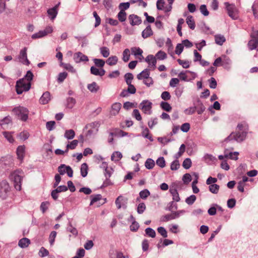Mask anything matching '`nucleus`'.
Here are the masks:
<instances>
[{
  "label": "nucleus",
  "mask_w": 258,
  "mask_h": 258,
  "mask_svg": "<svg viewBox=\"0 0 258 258\" xmlns=\"http://www.w3.org/2000/svg\"><path fill=\"white\" fill-rule=\"evenodd\" d=\"M33 76V73L30 71H28L23 79L17 82L16 89L17 94H21L23 92L29 90L31 87V81Z\"/></svg>",
  "instance_id": "obj_1"
},
{
  "label": "nucleus",
  "mask_w": 258,
  "mask_h": 258,
  "mask_svg": "<svg viewBox=\"0 0 258 258\" xmlns=\"http://www.w3.org/2000/svg\"><path fill=\"white\" fill-rule=\"evenodd\" d=\"M248 131V125L245 122L239 123L237 125L235 133H231L226 139L227 141L234 140L237 142H240L243 141Z\"/></svg>",
  "instance_id": "obj_2"
},
{
  "label": "nucleus",
  "mask_w": 258,
  "mask_h": 258,
  "mask_svg": "<svg viewBox=\"0 0 258 258\" xmlns=\"http://www.w3.org/2000/svg\"><path fill=\"white\" fill-rule=\"evenodd\" d=\"M24 177V173L21 169H17L11 172L9 179L13 182L16 190L21 189L22 181Z\"/></svg>",
  "instance_id": "obj_3"
},
{
  "label": "nucleus",
  "mask_w": 258,
  "mask_h": 258,
  "mask_svg": "<svg viewBox=\"0 0 258 258\" xmlns=\"http://www.w3.org/2000/svg\"><path fill=\"white\" fill-rule=\"evenodd\" d=\"M224 4L228 16L233 20L238 19L239 18V10L235 5L228 2H225Z\"/></svg>",
  "instance_id": "obj_4"
},
{
  "label": "nucleus",
  "mask_w": 258,
  "mask_h": 258,
  "mask_svg": "<svg viewBox=\"0 0 258 258\" xmlns=\"http://www.w3.org/2000/svg\"><path fill=\"white\" fill-rule=\"evenodd\" d=\"M11 186L9 182L3 180L0 182V197L3 199H6L10 194Z\"/></svg>",
  "instance_id": "obj_5"
},
{
  "label": "nucleus",
  "mask_w": 258,
  "mask_h": 258,
  "mask_svg": "<svg viewBox=\"0 0 258 258\" xmlns=\"http://www.w3.org/2000/svg\"><path fill=\"white\" fill-rule=\"evenodd\" d=\"M13 111L23 121H26L28 117V110L24 107L19 106L15 108Z\"/></svg>",
  "instance_id": "obj_6"
},
{
  "label": "nucleus",
  "mask_w": 258,
  "mask_h": 258,
  "mask_svg": "<svg viewBox=\"0 0 258 258\" xmlns=\"http://www.w3.org/2000/svg\"><path fill=\"white\" fill-rule=\"evenodd\" d=\"M248 46L250 50L255 49L258 46V31L253 30L250 35V40L249 41Z\"/></svg>",
  "instance_id": "obj_7"
},
{
  "label": "nucleus",
  "mask_w": 258,
  "mask_h": 258,
  "mask_svg": "<svg viewBox=\"0 0 258 258\" xmlns=\"http://www.w3.org/2000/svg\"><path fill=\"white\" fill-rule=\"evenodd\" d=\"M99 124L97 122H93L86 125V129L87 130L86 136L90 137L97 134L98 131Z\"/></svg>",
  "instance_id": "obj_8"
},
{
  "label": "nucleus",
  "mask_w": 258,
  "mask_h": 258,
  "mask_svg": "<svg viewBox=\"0 0 258 258\" xmlns=\"http://www.w3.org/2000/svg\"><path fill=\"white\" fill-rule=\"evenodd\" d=\"M0 165L5 168L12 167L14 165V158L10 155L1 157Z\"/></svg>",
  "instance_id": "obj_9"
},
{
  "label": "nucleus",
  "mask_w": 258,
  "mask_h": 258,
  "mask_svg": "<svg viewBox=\"0 0 258 258\" xmlns=\"http://www.w3.org/2000/svg\"><path fill=\"white\" fill-rule=\"evenodd\" d=\"M179 78L184 81H189L194 80L197 77L196 73L189 71L182 72L178 75Z\"/></svg>",
  "instance_id": "obj_10"
},
{
  "label": "nucleus",
  "mask_w": 258,
  "mask_h": 258,
  "mask_svg": "<svg viewBox=\"0 0 258 258\" xmlns=\"http://www.w3.org/2000/svg\"><path fill=\"white\" fill-rule=\"evenodd\" d=\"M53 31V28L52 26H48L44 30L39 31L38 32L33 34L31 36L32 39L40 38L47 35L48 34L52 33Z\"/></svg>",
  "instance_id": "obj_11"
},
{
  "label": "nucleus",
  "mask_w": 258,
  "mask_h": 258,
  "mask_svg": "<svg viewBox=\"0 0 258 258\" xmlns=\"http://www.w3.org/2000/svg\"><path fill=\"white\" fill-rule=\"evenodd\" d=\"M127 201L128 199L126 197L120 195L116 198L115 203L118 209H120L121 208L126 209Z\"/></svg>",
  "instance_id": "obj_12"
},
{
  "label": "nucleus",
  "mask_w": 258,
  "mask_h": 258,
  "mask_svg": "<svg viewBox=\"0 0 258 258\" xmlns=\"http://www.w3.org/2000/svg\"><path fill=\"white\" fill-rule=\"evenodd\" d=\"M152 103L148 100L143 101L140 105V107L142 111L146 114L151 113Z\"/></svg>",
  "instance_id": "obj_13"
},
{
  "label": "nucleus",
  "mask_w": 258,
  "mask_h": 258,
  "mask_svg": "<svg viewBox=\"0 0 258 258\" xmlns=\"http://www.w3.org/2000/svg\"><path fill=\"white\" fill-rule=\"evenodd\" d=\"M58 171L61 175H63L66 173L69 177L73 176V171L71 167L69 166H66L64 164H61L58 167Z\"/></svg>",
  "instance_id": "obj_14"
},
{
  "label": "nucleus",
  "mask_w": 258,
  "mask_h": 258,
  "mask_svg": "<svg viewBox=\"0 0 258 258\" xmlns=\"http://www.w3.org/2000/svg\"><path fill=\"white\" fill-rule=\"evenodd\" d=\"M18 58H19V61L22 62V63L26 64V65L29 64L30 62L27 58V48L26 47H25L23 49H22V50H21V51L20 52V54L18 56Z\"/></svg>",
  "instance_id": "obj_15"
},
{
  "label": "nucleus",
  "mask_w": 258,
  "mask_h": 258,
  "mask_svg": "<svg viewBox=\"0 0 258 258\" xmlns=\"http://www.w3.org/2000/svg\"><path fill=\"white\" fill-rule=\"evenodd\" d=\"M146 61L148 63V69L150 70H154L156 68V59L153 55H148L145 59Z\"/></svg>",
  "instance_id": "obj_16"
},
{
  "label": "nucleus",
  "mask_w": 258,
  "mask_h": 258,
  "mask_svg": "<svg viewBox=\"0 0 258 258\" xmlns=\"http://www.w3.org/2000/svg\"><path fill=\"white\" fill-rule=\"evenodd\" d=\"M73 58L76 63L87 62L89 60L88 57L81 52L74 53Z\"/></svg>",
  "instance_id": "obj_17"
},
{
  "label": "nucleus",
  "mask_w": 258,
  "mask_h": 258,
  "mask_svg": "<svg viewBox=\"0 0 258 258\" xmlns=\"http://www.w3.org/2000/svg\"><path fill=\"white\" fill-rule=\"evenodd\" d=\"M16 154L17 158L22 161L25 155V146L24 145L19 146L17 148Z\"/></svg>",
  "instance_id": "obj_18"
},
{
  "label": "nucleus",
  "mask_w": 258,
  "mask_h": 258,
  "mask_svg": "<svg viewBox=\"0 0 258 258\" xmlns=\"http://www.w3.org/2000/svg\"><path fill=\"white\" fill-rule=\"evenodd\" d=\"M130 24L133 25H138L141 23V19L139 17L135 15H131L128 17Z\"/></svg>",
  "instance_id": "obj_19"
},
{
  "label": "nucleus",
  "mask_w": 258,
  "mask_h": 258,
  "mask_svg": "<svg viewBox=\"0 0 258 258\" xmlns=\"http://www.w3.org/2000/svg\"><path fill=\"white\" fill-rule=\"evenodd\" d=\"M121 107V104L120 103L116 102L113 103L111 106L110 114L113 116L117 115L119 113Z\"/></svg>",
  "instance_id": "obj_20"
},
{
  "label": "nucleus",
  "mask_w": 258,
  "mask_h": 258,
  "mask_svg": "<svg viewBox=\"0 0 258 258\" xmlns=\"http://www.w3.org/2000/svg\"><path fill=\"white\" fill-rule=\"evenodd\" d=\"M59 4L60 3H59L53 8L48 10V15L51 20H53L56 17L57 14V9Z\"/></svg>",
  "instance_id": "obj_21"
},
{
  "label": "nucleus",
  "mask_w": 258,
  "mask_h": 258,
  "mask_svg": "<svg viewBox=\"0 0 258 258\" xmlns=\"http://www.w3.org/2000/svg\"><path fill=\"white\" fill-rule=\"evenodd\" d=\"M90 72L92 74L100 77L104 76L105 74V71L103 69H99L95 67L91 68Z\"/></svg>",
  "instance_id": "obj_22"
},
{
  "label": "nucleus",
  "mask_w": 258,
  "mask_h": 258,
  "mask_svg": "<svg viewBox=\"0 0 258 258\" xmlns=\"http://www.w3.org/2000/svg\"><path fill=\"white\" fill-rule=\"evenodd\" d=\"M50 100V94L48 92H45L40 98L39 102L42 104H46Z\"/></svg>",
  "instance_id": "obj_23"
},
{
  "label": "nucleus",
  "mask_w": 258,
  "mask_h": 258,
  "mask_svg": "<svg viewBox=\"0 0 258 258\" xmlns=\"http://www.w3.org/2000/svg\"><path fill=\"white\" fill-rule=\"evenodd\" d=\"M150 69H146L144 70H143L141 73L137 75V78L138 80H145L146 79H147L148 77L150 76Z\"/></svg>",
  "instance_id": "obj_24"
},
{
  "label": "nucleus",
  "mask_w": 258,
  "mask_h": 258,
  "mask_svg": "<svg viewBox=\"0 0 258 258\" xmlns=\"http://www.w3.org/2000/svg\"><path fill=\"white\" fill-rule=\"evenodd\" d=\"M131 52L133 54H134L135 56H140L138 58L140 59H141L142 58H143V56L142 55L143 53V50L140 48L139 47H132L131 49Z\"/></svg>",
  "instance_id": "obj_25"
},
{
  "label": "nucleus",
  "mask_w": 258,
  "mask_h": 258,
  "mask_svg": "<svg viewBox=\"0 0 258 258\" xmlns=\"http://www.w3.org/2000/svg\"><path fill=\"white\" fill-rule=\"evenodd\" d=\"M30 244V240L27 238H23L18 242V245L21 248L27 247Z\"/></svg>",
  "instance_id": "obj_26"
},
{
  "label": "nucleus",
  "mask_w": 258,
  "mask_h": 258,
  "mask_svg": "<svg viewBox=\"0 0 258 258\" xmlns=\"http://www.w3.org/2000/svg\"><path fill=\"white\" fill-rule=\"evenodd\" d=\"M153 35V31L150 25L142 32V35L144 38H147Z\"/></svg>",
  "instance_id": "obj_27"
},
{
  "label": "nucleus",
  "mask_w": 258,
  "mask_h": 258,
  "mask_svg": "<svg viewBox=\"0 0 258 258\" xmlns=\"http://www.w3.org/2000/svg\"><path fill=\"white\" fill-rule=\"evenodd\" d=\"M214 38L216 43L219 45H222L226 41L225 37L221 34L215 35Z\"/></svg>",
  "instance_id": "obj_28"
},
{
  "label": "nucleus",
  "mask_w": 258,
  "mask_h": 258,
  "mask_svg": "<svg viewBox=\"0 0 258 258\" xmlns=\"http://www.w3.org/2000/svg\"><path fill=\"white\" fill-rule=\"evenodd\" d=\"M186 22L188 27L192 30L195 28V23L194 19L191 16H189L186 19Z\"/></svg>",
  "instance_id": "obj_29"
},
{
  "label": "nucleus",
  "mask_w": 258,
  "mask_h": 258,
  "mask_svg": "<svg viewBox=\"0 0 258 258\" xmlns=\"http://www.w3.org/2000/svg\"><path fill=\"white\" fill-rule=\"evenodd\" d=\"M118 61V58L116 56L113 55L109 57L106 60V63L109 66H114Z\"/></svg>",
  "instance_id": "obj_30"
},
{
  "label": "nucleus",
  "mask_w": 258,
  "mask_h": 258,
  "mask_svg": "<svg viewBox=\"0 0 258 258\" xmlns=\"http://www.w3.org/2000/svg\"><path fill=\"white\" fill-rule=\"evenodd\" d=\"M130 50L128 48L125 49L122 52V60L124 62H127L130 57Z\"/></svg>",
  "instance_id": "obj_31"
},
{
  "label": "nucleus",
  "mask_w": 258,
  "mask_h": 258,
  "mask_svg": "<svg viewBox=\"0 0 258 258\" xmlns=\"http://www.w3.org/2000/svg\"><path fill=\"white\" fill-rule=\"evenodd\" d=\"M170 192L172 196L173 200L176 202H179L180 201V198L179 194L177 190L175 188H171Z\"/></svg>",
  "instance_id": "obj_32"
},
{
  "label": "nucleus",
  "mask_w": 258,
  "mask_h": 258,
  "mask_svg": "<svg viewBox=\"0 0 258 258\" xmlns=\"http://www.w3.org/2000/svg\"><path fill=\"white\" fill-rule=\"evenodd\" d=\"M204 160L206 163L209 164H211L216 160L215 157L210 154H206L204 156Z\"/></svg>",
  "instance_id": "obj_33"
},
{
  "label": "nucleus",
  "mask_w": 258,
  "mask_h": 258,
  "mask_svg": "<svg viewBox=\"0 0 258 258\" xmlns=\"http://www.w3.org/2000/svg\"><path fill=\"white\" fill-rule=\"evenodd\" d=\"M87 88L91 92H96L99 89V87L95 82H93L92 83L89 84Z\"/></svg>",
  "instance_id": "obj_34"
},
{
  "label": "nucleus",
  "mask_w": 258,
  "mask_h": 258,
  "mask_svg": "<svg viewBox=\"0 0 258 258\" xmlns=\"http://www.w3.org/2000/svg\"><path fill=\"white\" fill-rule=\"evenodd\" d=\"M60 65L61 66H62L64 69L67 70V71H68L72 73H75L76 72V70L70 63H61V64H60Z\"/></svg>",
  "instance_id": "obj_35"
},
{
  "label": "nucleus",
  "mask_w": 258,
  "mask_h": 258,
  "mask_svg": "<svg viewBox=\"0 0 258 258\" xmlns=\"http://www.w3.org/2000/svg\"><path fill=\"white\" fill-rule=\"evenodd\" d=\"M3 134L5 138L8 141H9L11 143H13L15 140L13 137V135L12 134V133L8 132H3Z\"/></svg>",
  "instance_id": "obj_36"
},
{
  "label": "nucleus",
  "mask_w": 258,
  "mask_h": 258,
  "mask_svg": "<svg viewBox=\"0 0 258 258\" xmlns=\"http://www.w3.org/2000/svg\"><path fill=\"white\" fill-rule=\"evenodd\" d=\"M157 8L160 10H164L169 8V6L168 7H164L165 2L164 0H158L157 2Z\"/></svg>",
  "instance_id": "obj_37"
},
{
  "label": "nucleus",
  "mask_w": 258,
  "mask_h": 258,
  "mask_svg": "<svg viewBox=\"0 0 258 258\" xmlns=\"http://www.w3.org/2000/svg\"><path fill=\"white\" fill-rule=\"evenodd\" d=\"M88 165L86 163H83L81 166V175L85 177L88 174Z\"/></svg>",
  "instance_id": "obj_38"
},
{
  "label": "nucleus",
  "mask_w": 258,
  "mask_h": 258,
  "mask_svg": "<svg viewBox=\"0 0 258 258\" xmlns=\"http://www.w3.org/2000/svg\"><path fill=\"white\" fill-rule=\"evenodd\" d=\"M122 156L120 152H114L111 157V160L114 161H118L121 158Z\"/></svg>",
  "instance_id": "obj_39"
},
{
  "label": "nucleus",
  "mask_w": 258,
  "mask_h": 258,
  "mask_svg": "<svg viewBox=\"0 0 258 258\" xmlns=\"http://www.w3.org/2000/svg\"><path fill=\"white\" fill-rule=\"evenodd\" d=\"M160 106L163 110L167 112H170L172 109L171 106L167 102H162L160 103Z\"/></svg>",
  "instance_id": "obj_40"
},
{
  "label": "nucleus",
  "mask_w": 258,
  "mask_h": 258,
  "mask_svg": "<svg viewBox=\"0 0 258 258\" xmlns=\"http://www.w3.org/2000/svg\"><path fill=\"white\" fill-rule=\"evenodd\" d=\"M145 167L148 169H152L155 166V162L153 160L148 158L145 164Z\"/></svg>",
  "instance_id": "obj_41"
},
{
  "label": "nucleus",
  "mask_w": 258,
  "mask_h": 258,
  "mask_svg": "<svg viewBox=\"0 0 258 258\" xmlns=\"http://www.w3.org/2000/svg\"><path fill=\"white\" fill-rule=\"evenodd\" d=\"M112 133L114 134L115 136L119 137H124L127 135V133L123 132V131L120 130L118 128H115L114 130V132Z\"/></svg>",
  "instance_id": "obj_42"
},
{
  "label": "nucleus",
  "mask_w": 258,
  "mask_h": 258,
  "mask_svg": "<svg viewBox=\"0 0 258 258\" xmlns=\"http://www.w3.org/2000/svg\"><path fill=\"white\" fill-rule=\"evenodd\" d=\"M75 135V132L73 130H67L64 134V137L68 139H72Z\"/></svg>",
  "instance_id": "obj_43"
},
{
  "label": "nucleus",
  "mask_w": 258,
  "mask_h": 258,
  "mask_svg": "<svg viewBox=\"0 0 258 258\" xmlns=\"http://www.w3.org/2000/svg\"><path fill=\"white\" fill-rule=\"evenodd\" d=\"M91 198L92 199L90 205H93L94 204L96 203L98 201H99L102 199V196L100 194L96 195H92L91 196Z\"/></svg>",
  "instance_id": "obj_44"
},
{
  "label": "nucleus",
  "mask_w": 258,
  "mask_h": 258,
  "mask_svg": "<svg viewBox=\"0 0 258 258\" xmlns=\"http://www.w3.org/2000/svg\"><path fill=\"white\" fill-rule=\"evenodd\" d=\"M117 18L121 22L125 21L126 19V13L125 12L120 11L117 14Z\"/></svg>",
  "instance_id": "obj_45"
},
{
  "label": "nucleus",
  "mask_w": 258,
  "mask_h": 258,
  "mask_svg": "<svg viewBox=\"0 0 258 258\" xmlns=\"http://www.w3.org/2000/svg\"><path fill=\"white\" fill-rule=\"evenodd\" d=\"M78 144V141L77 140H74L72 142L70 143V144H68L67 146V150L66 152H68L69 149H74Z\"/></svg>",
  "instance_id": "obj_46"
},
{
  "label": "nucleus",
  "mask_w": 258,
  "mask_h": 258,
  "mask_svg": "<svg viewBox=\"0 0 258 258\" xmlns=\"http://www.w3.org/2000/svg\"><path fill=\"white\" fill-rule=\"evenodd\" d=\"M222 66L224 67H227L230 63V59L227 57L226 55H222Z\"/></svg>",
  "instance_id": "obj_47"
},
{
  "label": "nucleus",
  "mask_w": 258,
  "mask_h": 258,
  "mask_svg": "<svg viewBox=\"0 0 258 258\" xmlns=\"http://www.w3.org/2000/svg\"><path fill=\"white\" fill-rule=\"evenodd\" d=\"M146 235L152 238H154L156 236V232L154 230L151 228H147L145 230Z\"/></svg>",
  "instance_id": "obj_48"
},
{
  "label": "nucleus",
  "mask_w": 258,
  "mask_h": 258,
  "mask_svg": "<svg viewBox=\"0 0 258 258\" xmlns=\"http://www.w3.org/2000/svg\"><path fill=\"white\" fill-rule=\"evenodd\" d=\"M100 52L101 54L104 57H107L109 55V49L106 47H102L100 48Z\"/></svg>",
  "instance_id": "obj_49"
},
{
  "label": "nucleus",
  "mask_w": 258,
  "mask_h": 258,
  "mask_svg": "<svg viewBox=\"0 0 258 258\" xmlns=\"http://www.w3.org/2000/svg\"><path fill=\"white\" fill-rule=\"evenodd\" d=\"M209 187V190L213 194H217L219 189V186L216 184H211Z\"/></svg>",
  "instance_id": "obj_50"
},
{
  "label": "nucleus",
  "mask_w": 258,
  "mask_h": 258,
  "mask_svg": "<svg viewBox=\"0 0 258 258\" xmlns=\"http://www.w3.org/2000/svg\"><path fill=\"white\" fill-rule=\"evenodd\" d=\"M124 78L127 85H130L133 80L134 76L131 73H127L124 75Z\"/></svg>",
  "instance_id": "obj_51"
},
{
  "label": "nucleus",
  "mask_w": 258,
  "mask_h": 258,
  "mask_svg": "<svg viewBox=\"0 0 258 258\" xmlns=\"http://www.w3.org/2000/svg\"><path fill=\"white\" fill-rule=\"evenodd\" d=\"M75 103H76V101L72 97H69L67 99V106L68 108H69L70 109L74 107V106L75 104Z\"/></svg>",
  "instance_id": "obj_52"
},
{
  "label": "nucleus",
  "mask_w": 258,
  "mask_h": 258,
  "mask_svg": "<svg viewBox=\"0 0 258 258\" xmlns=\"http://www.w3.org/2000/svg\"><path fill=\"white\" fill-rule=\"evenodd\" d=\"M146 209L145 204L144 203H140L137 207V212L141 214L143 213Z\"/></svg>",
  "instance_id": "obj_53"
},
{
  "label": "nucleus",
  "mask_w": 258,
  "mask_h": 258,
  "mask_svg": "<svg viewBox=\"0 0 258 258\" xmlns=\"http://www.w3.org/2000/svg\"><path fill=\"white\" fill-rule=\"evenodd\" d=\"M130 6L129 3H122L119 4L118 8L120 11L125 12V10L129 8Z\"/></svg>",
  "instance_id": "obj_54"
},
{
  "label": "nucleus",
  "mask_w": 258,
  "mask_h": 258,
  "mask_svg": "<svg viewBox=\"0 0 258 258\" xmlns=\"http://www.w3.org/2000/svg\"><path fill=\"white\" fill-rule=\"evenodd\" d=\"M103 4L105 8L109 10L112 8V0H103Z\"/></svg>",
  "instance_id": "obj_55"
},
{
  "label": "nucleus",
  "mask_w": 258,
  "mask_h": 258,
  "mask_svg": "<svg viewBox=\"0 0 258 258\" xmlns=\"http://www.w3.org/2000/svg\"><path fill=\"white\" fill-rule=\"evenodd\" d=\"M158 232L164 238L167 237V232L166 229L163 227H159L157 229Z\"/></svg>",
  "instance_id": "obj_56"
},
{
  "label": "nucleus",
  "mask_w": 258,
  "mask_h": 258,
  "mask_svg": "<svg viewBox=\"0 0 258 258\" xmlns=\"http://www.w3.org/2000/svg\"><path fill=\"white\" fill-rule=\"evenodd\" d=\"M68 73L66 72L60 73L58 74L57 81L59 83L62 82L64 79L67 77Z\"/></svg>",
  "instance_id": "obj_57"
},
{
  "label": "nucleus",
  "mask_w": 258,
  "mask_h": 258,
  "mask_svg": "<svg viewBox=\"0 0 258 258\" xmlns=\"http://www.w3.org/2000/svg\"><path fill=\"white\" fill-rule=\"evenodd\" d=\"M94 62L95 64L98 67L102 68L105 64V61L103 59L95 58L94 59Z\"/></svg>",
  "instance_id": "obj_58"
},
{
  "label": "nucleus",
  "mask_w": 258,
  "mask_h": 258,
  "mask_svg": "<svg viewBox=\"0 0 258 258\" xmlns=\"http://www.w3.org/2000/svg\"><path fill=\"white\" fill-rule=\"evenodd\" d=\"M150 193L148 189H144L140 191V197L142 199H146L150 195Z\"/></svg>",
  "instance_id": "obj_59"
},
{
  "label": "nucleus",
  "mask_w": 258,
  "mask_h": 258,
  "mask_svg": "<svg viewBox=\"0 0 258 258\" xmlns=\"http://www.w3.org/2000/svg\"><path fill=\"white\" fill-rule=\"evenodd\" d=\"M177 61L178 63L182 66L183 68L187 69L189 67V62L187 60H181L178 59Z\"/></svg>",
  "instance_id": "obj_60"
},
{
  "label": "nucleus",
  "mask_w": 258,
  "mask_h": 258,
  "mask_svg": "<svg viewBox=\"0 0 258 258\" xmlns=\"http://www.w3.org/2000/svg\"><path fill=\"white\" fill-rule=\"evenodd\" d=\"M56 232L54 231H52L50 234L49 241L50 245H53L54 242L55 238L56 236Z\"/></svg>",
  "instance_id": "obj_61"
},
{
  "label": "nucleus",
  "mask_w": 258,
  "mask_h": 258,
  "mask_svg": "<svg viewBox=\"0 0 258 258\" xmlns=\"http://www.w3.org/2000/svg\"><path fill=\"white\" fill-rule=\"evenodd\" d=\"M191 161L189 158H186L183 162L182 166L185 169H188L191 167Z\"/></svg>",
  "instance_id": "obj_62"
},
{
  "label": "nucleus",
  "mask_w": 258,
  "mask_h": 258,
  "mask_svg": "<svg viewBox=\"0 0 258 258\" xmlns=\"http://www.w3.org/2000/svg\"><path fill=\"white\" fill-rule=\"evenodd\" d=\"M156 56L157 57V59L163 60L166 58L167 55L165 53V52L160 50L157 52V53L156 55Z\"/></svg>",
  "instance_id": "obj_63"
},
{
  "label": "nucleus",
  "mask_w": 258,
  "mask_h": 258,
  "mask_svg": "<svg viewBox=\"0 0 258 258\" xmlns=\"http://www.w3.org/2000/svg\"><path fill=\"white\" fill-rule=\"evenodd\" d=\"M161 98L167 101L170 99L171 95L169 92L168 91H164L161 95Z\"/></svg>",
  "instance_id": "obj_64"
}]
</instances>
